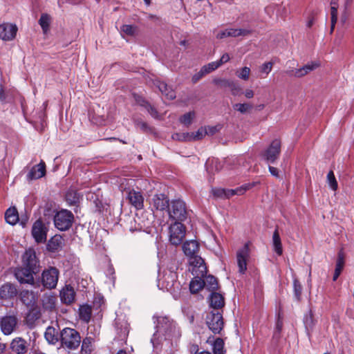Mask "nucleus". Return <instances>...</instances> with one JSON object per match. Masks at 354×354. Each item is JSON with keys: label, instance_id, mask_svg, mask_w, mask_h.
Wrapping results in <instances>:
<instances>
[{"label": "nucleus", "instance_id": "e433bc0d", "mask_svg": "<svg viewBox=\"0 0 354 354\" xmlns=\"http://www.w3.org/2000/svg\"><path fill=\"white\" fill-rule=\"evenodd\" d=\"M92 310L88 305L81 306L79 308V317L81 320L88 323L91 317Z\"/></svg>", "mask_w": 354, "mask_h": 354}, {"label": "nucleus", "instance_id": "4c0bfd02", "mask_svg": "<svg viewBox=\"0 0 354 354\" xmlns=\"http://www.w3.org/2000/svg\"><path fill=\"white\" fill-rule=\"evenodd\" d=\"M44 337L47 342L52 344H56L59 340L57 333L53 327L50 326L46 328Z\"/></svg>", "mask_w": 354, "mask_h": 354}, {"label": "nucleus", "instance_id": "680f3d73", "mask_svg": "<svg viewBox=\"0 0 354 354\" xmlns=\"http://www.w3.org/2000/svg\"><path fill=\"white\" fill-rule=\"evenodd\" d=\"M272 68V64L271 62H266L261 66V70L263 73L268 74L271 71Z\"/></svg>", "mask_w": 354, "mask_h": 354}, {"label": "nucleus", "instance_id": "4d7b16f0", "mask_svg": "<svg viewBox=\"0 0 354 354\" xmlns=\"http://www.w3.org/2000/svg\"><path fill=\"white\" fill-rule=\"evenodd\" d=\"M250 73V69L249 67L245 66L242 68L240 71L237 72V76L239 78L243 80H248L249 79Z\"/></svg>", "mask_w": 354, "mask_h": 354}, {"label": "nucleus", "instance_id": "f257e3e1", "mask_svg": "<svg viewBox=\"0 0 354 354\" xmlns=\"http://www.w3.org/2000/svg\"><path fill=\"white\" fill-rule=\"evenodd\" d=\"M156 332L153 333L151 342L154 348H157L163 342L177 339L180 336V332L176 324L167 317L160 316L156 317Z\"/></svg>", "mask_w": 354, "mask_h": 354}, {"label": "nucleus", "instance_id": "6e6d98bb", "mask_svg": "<svg viewBox=\"0 0 354 354\" xmlns=\"http://www.w3.org/2000/svg\"><path fill=\"white\" fill-rule=\"evenodd\" d=\"M60 241H61V237L55 236V237L52 238L48 241V249L52 251H55V250H57V248L59 245Z\"/></svg>", "mask_w": 354, "mask_h": 354}, {"label": "nucleus", "instance_id": "4468645a", "mask_svg": "<svg viewBox=\"0 0 354 354\" xmlns=\"http://www.w3.org/2000/svg\"><path fill=\"white\" fill-rule=\"evenodd\" d=\"M32 235L37 243H44L47 238V229L41 220L36 221L32 227Z\"/></svg>", "mask_w": 354, "mask_h": 354}, {"label": "nucleus", "instance_id": "c03bdc74", "mask_svg": "<svg viewBox=\"0 0 354 354\" xmlns=\"http://www.w3.org/2000/svg\"><path fill=\"white\" fill-rule=\"evenodd\" d=\"M205 286L209 290H215L218 288V281L216 278H215L212 275H208L206 277L205 280H204Z\"/></svg>", "mask_w": 354, "mask_h": 354}, {"label": "nucleus", "instance_id": "052dcab7", "mask_svg": "<svg viewBox=\"0 0 354 354\" xmlns=\"http://www.w3.org/2000/svg\"><path fill=\"white\" fill-rule=\"evenodd\" d=\"M231 80L226 79L217 78L213 80L214 83L217 85H220L223 87H227V83L230 82Z\"/></svg>", "mask_w": 354, "mask_h": 354}, {"label": "nucleus", "instance_id": "393cba45", "mask_svg": "<svg viewBox=\"0 0 354 354\" xmlns=\"http://www.w3.org/2000/svg\"><path fill=\"white\" fill-rule=\"evenodd\" d=\"M206 342L212 346V351L214 354H225V350L224 348V341L220 337L212 340V337H209L207 339Z\"/></svg>", "mask_w": 354, "mask_h": 354}, {"label": "nucleus", "instance_id": "c85d7f7f", "mask_svg": "<svg viewBox=\"0 0 354 354\" xmlns=\"http://www.w3.org/2000/svg\"><path fill=\"white\" fill-rule=\"evenodd\" d=\"M198 248V244L196 241H186L183 245V252L188 257L197 254Z\"/></svg>", "mask_w": 354, "mask_h": 354}, {"label": "nucleus", "instance_id": "39448f33", "mask_svg": "<svg viewBox=\"0 0 354 354\" xmlns=\"http://www.w3.org/2000/svg\"><path fill=\"white\" fill-rule=\"evenodd\" d=\"M115 328L116 336L114 341L118 342V344L122 346L126 343L129 335V324L124 317H118L115 319Z\"/></svg>", "mask_w": 354, "mask_h": 354}, {"label": "nucleus", "instance_id": "ddd939ff", "mask_svg": "<svg viewBox=\"0 0 354 354\" xmlns=\"http://www.w3.org/2000/svg\"><path fill=\"white\" fill-rule=\"evenodd\" d=\"M36 272L35 270L23 266L15 270V275L20 283L33 285L35 282L33 274Z\"/></svg>", "mask_w": 354, "mask_h": 354}, {"label": "nucleus", "instance_id": "58836bf2", "mask_svg": "<svg viewBox=\"0 0 354 354\" xmlns=\"http://www.w3.org/2000/svg\"><path fill=\"white\" fill-rule=\"evenodd\" d=\"M344 266V258L342 253L338 254V257L336 262L335 270L333 274V280L336 281L340 275Z\"/></svg>", "mask_w": 354, "mask_h": 354}, {"label": "nucleus", "instance_id": "6e6552de", "mask_svg": "<svg viewBox=\"0 0 354 354\" xmlns=\"http://www.w3.org/2000/svg\"><path fill=\"white\" fill-rule=\"evenodd\" d=\"M205 322L209 330L214 334L220 333L223 328V315L219 312L209 313L206 316Z\"/></svg>", "mask_w": 354, "mask_h": 354}, {"label": "nucleus", "instance_id": "9d476101", "mask_svg": "<svg viewBox=\"0 0 354 354\" xmlns=\"http://www.w3.org/2000/svg\"><path fill=\"white\" fill-rule=\"evenodd\" d=\"M185 235V227L182 223L174 222L169 227V241L171 244L178 245L181 243Z\"/></svg>", "mask_w": 354, "mask_h": 354}, {"label": "nucleus", "instance_id": "603ef678", "mask_svg": "<svg viewBox=\"0 0 354 354\" xmlns=\"http://www.w3.org/2000/svg\"><path fill=\"white\" fill-rule=\"evenodd\" d=\"M219 67V64L217 62H212L209 63L207 65H205L202 67V72L205 73V74H208L214 70L217 69Z\"/></svg>", "mask_w": 354, "mask_h": 354}, {"label": "nucleus", "instance_id": "bb28decb", "mask_svg": "<svg viewBox=\"0 0 354 354\" xmlns=\"http://www.w3.org/2000/svg\"><path fill=\"white\" fill-rule=\"evenodd\" d=\"M10 347L12 351L17 354H24L27 351L26 342L20 337L13 339Z\"/></svg>", "mask_w": 354, "mask_h": 354}, {"label": "nucleus", "instance_id": "f03ea898", "mask_svg": "<svg viewBox=\"0 0 354 354\" xmlns=\"http://www.w3.org/2000/svg\"><path fill=\"white\" fill-rule=\"evenodd\" d=\"M169 218L175 222H183L187 218V209L185 203L180 199L172 200L167 209Z\"/></svg>", "mask_w": 354, "mask_h": 354}, {"label": "nucleus", "instance_id": "7c9ffc66", "mask_svg": "<svg viewBox=\"0 0 354 354\" xmlns=\"http://www.w3.org/2000/svg\"><path fill=\"white\" fill-rule=\"evenodd\" d=\"M41 301L44 308L52 310L55 308L57 298L53 295L45 294L42 297Z\"/></svg>", "mask_w": 354, "mask_h": 354}, {"label": "nucleus", "instance_id": "f8f14e48", "mask_svg": "<svg viewBox=\"0 0 354 354\" xmlns=\"http://www.w3.org/2000/svg\"><path fill=\"white\" fill-rule=\"evenodd\" d=\"M189 263L193 275L204 276L207 272V268L204 260L198 254L189 257Z\"/></svg>", "mask_w": 354, "mask_h": 354}, {"label": "nucleus", "instance_id": "09e8293b", "mask_svg": "<svg viewBox=\"0 0 354 354\" xmlns=\"http://www.w3.org/2000/svg\"><path fill=\"white\" fill-rule=\"evenodd\" d=\"M327 183L329 187L333 190L336 191L338 187L337 182L335 177L334 173L333 171H330L327 174Z\"/></svg>", "mask_w": 354, "mask_h": 354}, {"label": "nucleus", "instance_id": "b1692460", "mask_svg": "<svg viewBox=\"0 0 354 354\" xmlns=\"http://www.w3.org/2000/svg\"><path fill=\"white\" fill-rule=\"evenodd\" d=\"M20 299L27 306H33L37 299V295L32 290H23L19 294Z\"/></svg>", "mask_w": 354, "mask_h": 354}, {"label": "nucleus", "instance_id": "412c9836", "mask_svg": "<svg viewBox=\"0 0 354 354\" xmlns=\"http://www.w3.org/2000/svg\"><path fill=\"white\" fill-rule=\"evenodd\" d=\"M46 174V165L41 160L39 164L33 166L26 176L28 180H37Z\"/></svg>", "mask_w": 354, "mask_h": 354}, {"label": "nucleus", "instance_id": "13d9d810", "mask_svg": "<svg viewBox=\"0 0 354 354\" xmlns=\"http://www.w3.org/2000/svg\"><path fill=\"white\" fill-rule=\"evenodd\" d=\"M121 30L127 35H133L136 32V28L131 25H123Z\"/></svg>", "mask_w": 354, "mask_h": 354}, {"label": "nucleus", "instance_id": "cd10ccee", "mask_svg": "<svg viewBox=\"0 0 354 354\" xmlns=\"http://www.w3.org/2000/svg\"><path fill=\"white\" fill-rule=\"evenodd\" d=\"M255 185L254 183L245 184L239 187L232 189H225V198H228L234 195H242L247 190L250 189Z\"/></svg>", "mask_w": 354, "mask_h": 354}, {"label": "nucleus", "instance_id": "423d86ee", "mask_svg": "<svg viewBox=\"0 0 354 354\" xmlns=\"http://www.w3.org/2000/svg\"><path fill=\"white\" fill-rule=\"evenodd\" d=\"M73 221V214L66 209H62L55 215V226L60 231H65L70 228Z\"/></svg>", "mask_w": 354, "mask_h": 354}, {"label": "nucleus", "instance_id": "a19ab883", "mask_svg": "<svg viewBox=\"0 0 354 354\" xmlns=\"http://www.w3.org/2000/svg\"><path fill=\"white\" fill-rule=\"evenodd\" d=\"M93 338L91 337H87L83 339L82 344V354H89L93 351Z\"/></svg>", "mask_w": 354, "mask_h": 354}, {"label": "nucleus", "instance_id": "72a5a7b5", "mask_svg": "<svg viewBox=\"0 0 354 354\" xmlns=\"http://www.w3.org/2000/svg\"><path fill=\"white\" fill-rule=\"evenodd\" d=\"M5 220L8 224L12 225H15L19 221V214L15 207H10L6 210Z\"/></svg>", "mask_w": 354, "mask_h": 354}, {"label": "nucleus", "instance_id": "0eeeda50", "mask_svg": "<svg viewBox=\"0 0 354 354\" xmlns=\"http://www.w3.org/2000/svg\"><path fill=\"white\" fill-rule=\"evenodd\" d=\"M250 242H247L236 251V263L239 272L241 274H245L247 270V263L250 254Z\"/></svg>", "mask_w": 354, "mask_h": 354}, {"label": "nucleus", "instance_id": "6ab92c4d", "mask_svg": "<svg viewBox=\"0 0 354 354\" xmlns=\"http://www.w3.org/2000/svg\"><path fill=\"white\" fill-rule=\"evenodd\" d=\"M61 301L66 305L71 304L75 299V292L71 285H65L59 291Z\"/></svg>", "mask_w": 354, "mask_h": 354}, {"label": "nucleus", "instance_id": "a878e982", "mask_svg": "<svg viewBox=\"0 0 354 354\" xmlns=\"http://www.w3.org/2000/svg\"><path fill=\"white\" fill-rule=\"evenodd\" d=\"M17 294V288L11 283H5L0 288V297L1 299L12 298L15 297Z\"/></svg>", "mask_w": 354, "mask_h": 354}, {"label": "nucleus", "instance_id": "69168bd1", "mask_svg": "<svg viewBox=\"0 0 354 354\" xmlns=\"http://www.w3.org/2000/svg\"><path fill=\"white\" fill-rule=\"evenodd\" d=\"M330 15H331V21L333 22H337V8L335 7L330 8Z\"/></svg>", "mask_w": 354, "mask_h": 354}, {"label": "nucleus", "instance_id": "de8ad7c7", "mask_svg": "<svg viewBox=\"0 0 354 354\" xmlns=\"http://www.w3.org/2000/svg\"><path fill=\"white\" fill-rule=\"evenodd\" d=\"M227 83V87L230 88L231 93L233 95L236 96L242 93V88L238 83L232 80L230 82Z\"/></svg>", "mask_w": 354, "mask_h": 354}, {"label": "nucleus", "instance_id": "864d4df0", "mask_svg": "<svg viewBox=\"0 0 354 354\" xmlns=\"http://www.w3.org/2000/svg\"><path fill=\"white\" fill-rule=\"evenodd\" d=\"M194 116V112H189L181 116V118H180V121L181 123L185 125H189L192 123Z\"/></svg>", "mask_w": 354, "mask_h": 354}, {"label": "nucleus", "instance_id": "5fc2aeb1", "mask_svg": "<svg viewBox=\"0 0 354 354\" xmlns=\"http://www.w3.org/2000/svg\"><path fill=\"white\" fill-rule=\"evenodd\" d=\"M293 288H294V293L296 299L297 300H300L301 291H302V287L300 284L299 281L295 279L293 281Z\"/></svg>", "mask_w": 354, "mask_h": 354}, {"label": "nucleus", "instance_id": "37998d69", "mask_svg": "<svg viewBox=\"0 0 354 354\" xmlns=\"http://www.w3.org/2000/svg\"><path fill=\"white\" fill-rule=\"evenodd\" d=\"M145 215L144 213L141 214V216H136V218H134V222L136 223H138V226L133 228L132 227H130V230L131 232L134 231H144L146 227H147L149 223H145L144 221H142L141 218Z\"/></svg>", "mask_w": 354, "mask_h": 354}, {"label": "nucleus", "instance_id": "a211bd4d", "mask_svg": "<svg viewBox=\"0 0 354 354\" xmlns=\"http://www.w3.org/2000/svg\"><path fill=\"white\" fill-rule=\"evenodd\" d=\"M251 31L243 28H227L219 31L216 35L217 39H223L228 37H239L250 35Z\"/></svg>", "mask_w": 354, "mask_h": 354}, {"label": "nucleus", "instance_id": "8fccbe9b", "mask_svg": "<svg viewBox=\"0 0 354 354\" xmlns=\"http://www.w3.org/2000/svg\"><path fill=\"white\" fill-rule=\"evenodd\" d=\"M207 130L206 127H201L196 133H191L192 141L199 140L207 135Z\"/></svg>", "mask_w": 354, "mask_h": 354}, {"label": "nucleus", "instance_id": "c9c22d12", "mask_svg": "<svg viewBox=\"0 0 354 354\" xmlns=\"http://www.w3.org/2000/svg\"><path fill=\"white\" fill-rule=\"evenodd\" d=\"M272 245L274 251L279 255L283 253L281 238L277 230H275L272 235Z\"/></svg>", "mask_w": 354, "mask_h": 354}, {"label": "nucleus", "instance_id": "0e129e2a", "mask_svg": "<svg viewBox=\"0 0 354 354\" xmlns=\"http://www.w3.org/2000/svg\"><path fill=\"white\" fill-rule=\"evenodd\" d=\"M230 59V55L228 53H224L221 59L217 62V63L219 64V66H221L222 64H225V63H227V62H229V60Z\"/></svg>", "mask_w": 354, "mask_h": 354}, {"label": "nucleus", "instance_id": "aec40b11", "mask_svg": "<svg viewBox=\"0 0 354 354\" xmlns=\"http://www.w3.org/2000/svg\"><path fill=\"white\" fill-rule=\"evenodd\" d=\"M320 66L321 62L318 60L310 62L300 68L292 71L293 75L296 77H302L311 71L316 70Z\"/></svg>", "mask_w": 354, "mask_h": 354}, {"label": "nucleus", "instance_id": "5701e85b", "mask_svg": "<svg viewBox=\"0 0 354 354\" xmlns=\"http://www.w3.org/2000/svg\"><path fill=\"white\" fill-rule=\"evenodd\" d=\"M170 202L167 196L163 194H156L152 199V205L157 210L168 209Z\"/></svg>", "mask_w": 354, "mask_h": 354}, {"label": "nucleus", "instance_id": "e2e57ef3", "mask_svg": "<svg viewBox=\"0 0 354 354\" xmlns=\"http://www.w3.org/2000/svg\"><path fill=\"white\" fill-rule=\"evenodd\" d=\"M147 109L149 113L151 114V115L153 118H158V111H156V109L155 108H153L150 104H147Z\"/></svg>", "mask_w": 354, "mask_h": 354}, {"label": "nucleus", "instance_id": "c756f323", "mask_svg": "<svg viewBox=\"0 0 354 354\" xmlns=\"http://www.w3.org/2000/svg\"><path fill=\"white\" fill-rule=\"evenodd\" d=\"M207 171L209 174H214L222 169V164L217 158H209L205 164Z\"/></svg>", "mask_w": 354, "mask_h": 354}, {"label": "nucleus", "instance_id": "473e14b6", "mask_svg": "<svg viewBox=\"0 0 354 354\" xmlns=\"http://www.w3.org/2000/svg\"><path fill=\"white\" fill-rule=\"evenodd\" d=\"M156 86L162 94L164 95L167 99L173 100L176 97L175 91L171 88L168 86L166 83L158 81Z\"/></svg>", "mask_w": 354, "mask_h": 354}, {"label": "nucleus", "instance_id": "20e7f679", "mask_svg": "<svg viewBox=\"0 0 354 354\" xmlns=\"http://www.w3.org/2000/svg\"><path fill=\"white\" fill-rule=\"evenodd\" d=\"M159 282L161 283L162 288L172 294H175L180 290V283L177 281V274L174 270L165 271Z\"/></svg>", "mask_w": 354, "mask_h": 354}, {"label": "nucleus", "instance_id": "2f4dec72", "mask_svg": "<svg viewBox=\"0 0 354 354\" xmlns=\"http://www.w3.org/2000/svg\"><path fill=\"white\" fill-rule=\"evenodd\" d=\"M209 299L210 306L214 309H218L224 306V298L219 293L212 292Z\"/></svg>", "mask_w": 354, "mask_h": 354}, {"label": "nucleus", "instance_id": "4be33fe9", "mask_svg": "<svg viewBox=\"0 0 354 354\" xmlns=\"http://www.w3.org/2000/svg\"><path fill=\"white\" fill-rule=\"evenodd\" d=\"M17 324V319L14 316H6L0 321V326L2 332L8 335L11 334Z\"/></svg>", "mask_w": 354, "mask_h": 354}, {"label": "nucleus", "instance_id": "79ce46f5", "mask_svg": "<svg viewBox=\"0 0 354 354\" xmlns=\"http://www.w3.org/2000/svg\"><path fill=\"white\" fill-rule=\"evenodd\" d=\"M233 109L242 114H245L252 110V105L250 103H236L233 104Z\"/></svg>", "mask_w": 354, "mask_h": 354}, {"label": "nucleus", "instance_id": "9b49d317", "mask_svg": "<svg viewBox=\"0 0 354 354\" xmlns=\"http://www.w3.org/2000/svg\"><path fill=\"white\" fill-rule=\"evenodd\" d=\"M281 142L280 139L276 138L273 140L263 153L265 160L270 163H274L279 158L281 152Z\"/></svg>", "mask_w": 354, "mask_h": 354}, {"label": "nucleus", "instance_id": "3c124183", "mask_svg": "<svg viewBox=\"0 0 354 354\" xmlns=\"http://www.w3.org/2000/svg\"><path fill=\"white\" fill-rule=\"evenodd\" d=\"M174 140L179 141H192L191 133H177L172 136Z\"/></svg>", "mask_w": 354, "mask_h": 354}, {"label": "nucleus", "instance_id": "7ed1b4c3", "mask_svg": "<svg viewBox=\"0 0 354 354\" xmlns=\"http://www.w3.org/2000/svg\"><path fill=\"white\" fill-rule=\"evenodd\" d=\"M60 342L62 347L76 349L81 342L80 333L75 329L65 328L60 332Z\"/></svg>", "mask_w": 354, "mask_h": 354}, {"label": "nucleus", "instance_id": "f3484780", "mask_svg": "<svg viewBox=\"0 0 354 354\" xmlns=\"http://www.w3.org/2000/svg\"><path fill=\"white\" fill-rule=\"evenodd\" d=\"M17 27L12 24H0V39L4 41L12 40L17 34Z\"/></svg>", "mask_w": 354, "mask_h": 354}, {"label": "nucleus", "instance_id": "bf43d9fd", "mask_svg": "<svg viewBox=\"0 0 354 354\" xmlns=\"http://www.w3.org/2000/svg\"><path fill=\"white\" fill-rule=\"evenodd\" d=\"M212 194L218 198H225V189L221 188H213L212 189Z\"/></svg>", "mask_w": 354, "mask_h": 354}, {"label": "nucleus", "instance_id": "f704fd0d", "mask_svg": "<svg viewBox=\"0 0 354 354\" xmlns=\"http://www.w3.org/2000/svg\"><path fill=\"white\" fill-rule=\"evenodd\" d=\"M194 276L195 277L191 281L189 284V290L192 293H196L205 286L204 280L202 279L203 276Z\"/></svg>", "mask_w": 354, "mask_h": 354}, {"label": "nucleus", "instance_id": "338daca9", "mask_svg": "<svg viewBox=\"0 0 354 354\" xmlns=\"http://www.w3.org/2000/svg\"><path fill=\"white\" fill-rule=\"evenodd\" d=\"M206 129L207 130V135L212 136L220 129V127L219 126L208 127Z\"/></svg>", "mask_w": 354, "mask_h": 354}, {"label": "nucleus", "instance_id": "49530a36", "mask_svg": "<svg viewBox=\"0 0 354 354\" xmlns=\"http://www.w3.org/2000/svg\"><path fill=\"white\" fill-rule=\"evenodd\" d=\"M50 17L47 14H42L39 20V24L41 26L44 32H46L49 28L50 24Z\"/></svg>", "mask_w": 354, "mask_h": 354}, {"label": "nucleus", "instance_id": "a18cd8bd", "mask_svg": "<svg viewBox=\"0 0 354 354\" xmlns=\"http://www.w3.org/2000/svg\"><path fill=\"white\" fill-rule=\"evenodd\" d=\"M66 200L69 205H75L79 201V194L74 190H69L66 194Z\"/></svg>", "mask_w": 354, "mask_h": 354}, {"label": "nucleus", "instance_id": "dca6fc26", "mask_svg": "<svg viewBox=\"0 0 354 354\" xmlns=\"http://www.w3.org/2000/svg\"><path fill=\"white\" fill-rule=\"evenodd\" d=\"M23 266L38 272V261L33 250L28 249L26 250L23 255Z\"/></svg>", "mask_w": 354, "mask_h": 354}, {"label": "nucleus", "instance_id": "774afa93", "mask_svg": "<svg viewBox=\"0 0 354 354\" xmlns=\"http://www.w3.org/2000/svg\"><path fill=\"white\" fill-rule=\"evenodd\" d=\"M205 75H206L205 73L202 72V68H201L198 73L195 74L192 77L193 82L196 83V82H198Z\"/></svg>", "mask_w": 354, "mask_h": 354}, {"label": "nucleus", "instance_id": "1a4fd4ad", "mask_svg": "<svg viewBox=\"0 0 354 354\" xmlns=\"http://www.w3.org/2000/svg\"><path fill=\"white\" fill-rule=\"evenodd\" d=\"M59 272L55 267H50L44 270L41 274V283L44 287L53 289L57 286Z\"/></svg>", "mask_w": 354, "mask_h": 354}, {"label": "nucleus", "instance_id": "2eb2a0df", "mask_svg": "<svg viewBox=\"0 0 354 354\" xmlns=\"http://www.w3.org/2000/svg\"><path fill=\"white\" fill-rule=\"evenodd\" d=\"M127 199L129 203L136 209H142L144 207V197L139 191L129 189L126 191Z\"/></svg>", "mask_w": 354, "mask_h": 354}, {"label": "nucleus", "instance_id": "ea45409f", "mask_svg": "<svg viewBox=\"0 0 354 354\" xmlns=\"http://www.w3.org/2000/svg\"><path fill=\"white\" fill-rule=\"evenodd\" d=\"M304 324L306 330L307 331V333L309 335L310 332L313 330V329L315 325V322L313 319V313H311V311H310L308 314H306L304 316Z\"/></svg>", "mask_w": 354, "mask_h": 354}]
</instances>
